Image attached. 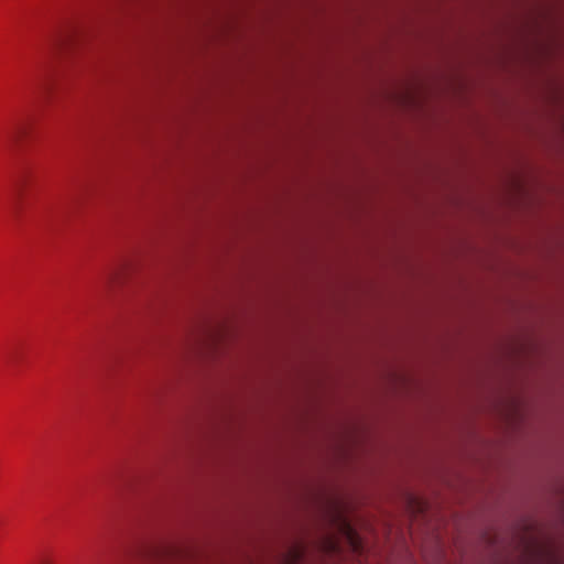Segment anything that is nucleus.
<instances>
[{
  "label": "nucleus",
  "mask_w": 564,
  "mask_h": 564,
  "mask_svg": "<svg viewBox=\"0 0 564 564\" xmlns=\"http://www.w3.org/2000/svg\"><path fill=\"white\" fill-rule=\"evenodd\" d=\"M21 199L22 198H19L14 206L13 213L15 214L17 217H21L23 214V206H22Z\"/></svg>",
  "instance_id": "4"
},
{
  "label": "nucleus",
  "mask_w": 564,
  "mask_h": 564,
  "mask_svg": "<svg viewBox=\"0 0 564 564\" xmlns=\"http://www.w3.org/2000/svg\"><path fill=\"white\" fill-rule=\"evenodd\" d=\"M39 564H51V563H50V561H47V560H43V561H41Z\"/></svg>",
  "instance_id": "6"
},
{
  "label": "nucleus",
  "mask_w": 564,
  "mask_h": 564,
  "mask_svg": "<svg viewBox=\"0 0 564 564\" xmlns=\"http://www.w3.org/2000/svg\"><path fill=\"white\" fill-rule=\"evenodd\" d=\"M77 37V31L73 28H65L56 31L47 40V50L55 52L70 46Z\"/></svg>",
  "instance_id": "1"
},
{
  "label": "nucleus",
  "mask_w": 564,
  "mask_h": 564,
  "mask_svg": "<svg viewBox=\"0 0 564 564\" xmlns=\"http://www.w3.org/2000/svg\"><path fill=\"white\" fill-rule=\"evenodd\" d=\"M123 270L122 265L107 268L100 276L101 286L110 290L120 280Z\"/></svg>",
  "instance_id": "2"
},
{
  "label": "nucleus",
  "mask_w": 564,
  "mask_h": 564,
  "mask_svg": "<svg viewBox=\"0 0 564 564\" xmlns=\"http://www.w3.org/2000/svg\"><path fill=\"white\" fill-rule=\"evenodd\" d=\"M28 123L19 121L13 123L10 128L4 132V138L9 141H18L28 133Z\"/></svg>",
  "instance_id": "3"
},
{
  "label": "nucleus",
  "mask_w": 564,
  "mask_h": 564,
  "mask_svg": "<svg viewBox=\"0 0 564 564\" xmlns=\"http://www.w3.org/2000/svg\"><path fill=\"white\" fill-rule=\"evenodd\" d=\"M349 538H350V540H351V542H352L354 546H355V547H357V541H356V539H355V536H354V534H352V532H351V530H350V529H349Z\"/></svg>",
  "instance_id": "5"
}]
</instances>
